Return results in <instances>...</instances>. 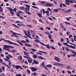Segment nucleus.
<instances>
[{
	"instance_id": "f257e3e1",
	"label": "nucleus",
	"mask_w": 76,
	"mask_h": 76,
	"mask_svg": "<svg viewBox=\"0 0 76 76\" xmlns=\"http://www.w3.org/2000/svg\"><path fill=\"white\" fill-rule=\"evenodd\" d=\"M26 6L27 8H25V11L24 12H25L26 14L31 15V13L29 12H27L28 10H30V5H28L26 4Z\"/></svg>"
},
{
	"instance_id": "f03ea898",
	"label": "nucleus",
	"mask_w": 76,
	"mask_h": 76,
	"mask_svg": "<svg viewBox=\"0 0 76 76\" xmlns=\"http://www.w3.org/2000/svg\"><path fill=\"white\" fill-rule=\"evenodd\" d=\"M4 41H5V42H8L10 44H12L13 45H17V46H19V45L18 44H17L15 43L12 42L9 40H6L4 39Z\"/></svg>"
},
{
	"instance_id": "7ed1b4c3",
	"label": "nucleus",
	"mask_w": 76,
	"mask_h": 76,
	"mask_svg": "<svg viewBox=\"0 0 76 76\" xmlns=\"http://www.w3.org/2000/svg\"><path fill=\"white\" fill-rule=\"evenodd\" d=\"M17 42L18 44H20V45H21V46H23V44H22V43H26V42L25 40H22L20 42V41L19 40H17ZM21 42H22V43Z\"/></svg>"
},
{
	"instance_id": "20e7f679",
	"label": "nucleus",
	"mask_w": 76,
	"mask_h": 76,
	"mask_svg": "<svg viewBox=\"0 0 76 76\" xmlns=\"http://www.w3.org/2000/svg\"><path fill=\"white\" fill-rule=\"evenodd\" d=\"M4 47H6L7 48H14V47H13V46H11L10 45L7 46V45H4Z\"/></svg>"
},
{
	"instance_id": "39448f33",
	"label": "nucleus",
	"mask_w": 76,
	"mask_h": 76,
	"mask_svg": "<svg viewBox=\"0 0 76 76\" xmlns=\"http://www.w3.org/2000/svg\"><path fill=\"white\" fill-rule=\"evenodd\" d=\"M8 9L10 10L11 14H12V15H14V12H12L13 11V9L10 7H8Z\"/></svg>"
},
{
	"instance_id": "423d86ee",
	"label": "nucleus",
	"mask_w": 76,
	"mask_h": 76,
	"mask_svg": "<svg viewBox=\"0 0 76 76\" xmlns=\"http://www.w3.org/2000/svg\"><path fill=\"white\" fill-rule=\"evenodd\" d=\"M30 69L31 70V71L32 72H35V71H37V70H38V69L37 68H34V67H30Z\"/></svg>"
},
{
	"instance_id": "0eeeda50",
	"label": "nucleus",
	"mask_w": 76,
	"mask_h": 76,
	"mask_svg": "<svg viewBox=\"0 0 76 76\" xmlns=\"http://www.w3.org/2000/svg\"><path fill=\"white\" fill-rule=\"evenodd\" d=\"M35 64H39V62L37 61L35 59L33 60V62L32 63V65Z\"/></svg>"
},
{
	"instance_id": "6e6552de",
	"label": "nucleus",
	"mask_w": 76,
	"mask_h": 76,
	"mask_svg": "<svg viewBox=\"0 0 76 76\" xmlns=\"http://www.w3.org/2000/svg\"><path fill=\"white\" fill-rule=\"evenodd\" d=\"M23 52L24 53V55H26V56L27 57H29V53H28L26 52H25V51H24Z\"/></svg>"
},
{
	"instance_id": "1a4fd4ad",
	"label": "nucleus",
	"mask_w": 76,
	"mask_h": 76,
	"mask_svg": "<svg viewBox=\"0 0 76 76\" xmlns=\"http://www.w3.org/2000/svg\"><path fill=\"white\" fill-rule=\"evenodd\" d=\"M27 34V35L28 36V38H29L31 39H32V38L31 37V34H30V31H28Z\"/></svg>"
},
{
	"instance_id": "9d476101",
	"label": "nucleus",
	"mask_w": 76,
	"mask_h": 76,
	"mask_svg": "<svg viewBox=\"0 0 76 76\" xmlns=\"http://www.w3.org/2000/svg\"><path fill=\"white\" fill-rule=\"evenodd\" d=\"M55 59L56 61L58 62H60V59L58 57H56L55 58Z\"/></svg>"
},
{
	"instance_id": "9b49d317",
	"label": "nucleus",
	"mask_w": 76,
	"mask_h": 76,
	"mask_svg": "<svg viewBox=\"0 0 76 76\" xmlns=\"http://www.w3.org/2000/svg\"><path fill=\"white\" fill-rule=\"evenodd\" d=\"M34 42H38L39 43H40V44H41V45H42V44H44V43H42L40 41H39L37 39H36V40H35Z\"/></svg>"
},
{
	"instance_id": "f8f14e48",
	"label": "nucleus",
	"mask_w": 76,
	"mask_h": 76,
	"mask_svg": "<svg viewBox=\"0 0 76 76\" xmlns=\"http://www.w3.org/2000/svg\"><path fill=\"white\" fill-rule=\"evenodd\" d=\"M46 5L47 6H54L53 4L51 3H47Z\"/></svg>"
},
{
	"instance_id": "ddd939ff",
	"label": "nucleus",
	"mask_w": 76,
	"mask_h": 76,
	"mask_svg": "<svg viewBox=\"0 0 76 76\" xmlns=\"http://www.w3.org/2000/svg\"><path fill=\"white\" fill-rule=\"evenodd\" d=\"M25 45L26 47H32V46L29 44L26 43L25 44Z\"/></svg>"
},
{
	"instance_id": "4468645a",
	"label": "nucleus",
	"mask_w": 76,
	"mask_h": 76,
	"mask_svg": "<svg viewBox=\"0 0 76 76\" xmlns=\"http://www.w3.org/2000/svg\"><path fill=\"white\" fill-rule=\"evenodd\" d=\"M42 45H43V46H46V47H47V48H51V47H50V46H49V45L48 44V45H46L43 44H42Z\"/></svg>"
},
{
	"instance_id": "2eb2a0df",
	"label": "nucleus",
	"mask_w": 76,
	"mask_h": 76,
	"mask_svg": "<svg viewBox=\"0 0 76 76\" xmlns=\"http://www.w3.org/2000/svg\"><path fill=\"white\" fill-rule=\"evenodd\" d=\"M28 59H28V62L29 63H32V59H31V58H28Z\"/></svg>"
},
{
	"instance_id": "dca6fc26",
	"label": "nucleus",
	"mask_w": 76,
	"mask_h": 76,
	"mask_svg": "<svg viewBox=\"0 0 76 76\" xmlns=\"http://www.w3.org/2000/svg\"><path fill=\"white\" fill-rule=\"evenodd\" d=\"M18 60H22V56H19L18 57Z\"/></svg>"
},
{
	"instance_id": "f3484780",
	"label": "nucleus",
	"mask_w": 76,
	"mask_h": 76,
	"mask_svg": "<svg viewBox=\"0 0 76 76\" xmlns=\"http://www.w3.org/2000/svg\"><path fill=\"white\" fill-rule=\"evenodd\" d=\"M39 53H43V54H47V53L45 52H43V51H42L41 50H39Z\"/></svg>"
},
{
	"instance_id": "a211bd4d",
	"label": "nucleus",
	"mask_w": 76,
	"mask_h": 76,
	"mask_svg": "<svg viewBox=\"0 0 76 76\" xmlns=\"http://www.w3.org/2000/svg\"><path fill=\"white\" fill-rule=\"evenodd\" d=\"M46 67L48 68H51V67H52V65L50 64H48L46 66Z\"/></svg>"
},
{
	"instance_id": "6ab92c4d",
	"label": "nucleus",
	"mask_w": 76,
	"mask_h": 76,
	"mask_svg": "<svg viewBox=\"0 0 76 76\" xmlns=\"http://www.w3.org/2000/svg\"><path fill=\"white\" fill-rule=\"evenodd\" d=\"M48 37H49V38L50 39H53L52 38V35H51V34H50L48 36Z\"/></svg>"
},
{
	"instance_id": "aec40b11",
	"label": "nucleus",
	"mask_w": 76,
	"mask_h": 76,
	"mask_svg": "<svg viewBox=\"0 0 76 76\" xmlns=\"http://www.w3.org/2000/svg\"><path fill=\"white\" fill-rule=\"evenodd\" d=\"M6 48H7L4 47L3 48V49H4V50H8V51H10V49H9V48H7V49H6Z\"/></svg>"
},
{
	"instance_id": "412c9836",
	"label": "nucleus",
	"mask_w": 76,
	"mask_h": 76,
	"mask_svg": "<svg viewBox=\"0 0 76 76\" xmlns=\"http://www.w3.org/2000/svg\"><path fill=\"white\" fill-rule=\"evenodd\" d=\"M19 67L20 66L18 65H16L15 66V67L16 69H19Z\"/></svg>"
},
{
	"instance_id": "4be33fe9",
	"label": "nucleus",
	"mask_w": 76,
	"mask_h": 76,
	"mask_svg": "<svg viewBox=\"0 0 76 76\" xmlns=\"http://www.w3.org/2000/svg\"><path fill=\"white\" fill-rule=\"evenodd\" d=\"M32 57L34 58H37V55H34Z\"/></svg>"
},
{
	"instance_id": "5701e85b",
	"label": "nucleus",
	"mask_w": 76,
	"mask_h": 76,
	"mask_svg": "<svg viewBox=\"0 0 76 76\" xmlns=\"http://www.w3.org/2000/svg\"><path fill=\"white\" fill-rule=\"evenodd\" d=\"M3 12V9L1 6H0V12Z\"/></svg>"
},
{
	"instance_id": "b1692460",
	"label": "nucleus",
	"mask_w": 76,
	"mask_h": 76,
	"mask_svg": "<svg viewBox=\"0 0 76 76\" xmlns=\"http://www.w3.org/2000/svg\"><path fill=\"white\" fill-rule=\"evenodd\" d=\"M23 32H24V34L26 35V37H28V34H27V32L26 31L23 30Z\"/></svg>"
},
{
	"instance_id": "393cba45",
	"label": "nucleus",
	"mask_w": 76,
	"mask_h": 76,
	"mask_svg": "<svg viewBox=\"0 0 76 76\" xmlns=\"http://www.w3.org/2000/svg\"><path fill=\"white\" fill-rule=\"evenodd\" d=\"M38 58H39L40 59H43V60H45V59L44 58H42V57L41 56H38Z\"/></svg>"
},
{
	"instance_id": "a878e982",
	"label": "nucleus",
	"mask_w": 76,
	"mask_h": 76,
	"mask_svg": "<svg viewBox=\"0 0 76 76\" xmlns=\"http://www.w3.org/2000/svg\"><path fill=\"white\" fill-rule=\"evenodd\" d=\"M56 64L57 65H58V66H64V65L61 64L57 63Z\"/></svg>"
},
{
	"instance_id": "bb28decb",
	"label": "nucleus",
	"mask_w": 76,
	"mask_h": 76,
	"mask_svg": "<svg viewBox=\"0 0 76 76\" xmlns=\"http://www.w3.org/2000/svg\"><path fill=\"white\" fill-rule=\"evenodd\" d=\"M53 11L54 12H58V9H55L53 10Z\"/></svg>"
},
{
	"instance_id": "cd10ccee",
	"label": "nucleus",
	"mask_w": 76,
	"mask_h": 76,
	"mask_svg": "<svg viewBox=\"0 0 76 76\" xmlns=\"http://www.w3.org/2000/svg\"><path fill=\"white\" fill-rule=\"evenodd\" d=\"M37 15L38 16H39V17H40V18H42V15H41L40 14L37 13Z\"/></svg>"
},
{
	"instance_id": "c85d7f7f",
	"label": "nucleus",
	"mask_w": 76,
	"mask_h": 76,
	"mask_svg": "<svg viewBox=\"0 0 76 76\" xmlns=\"http://www.w3.org/2000/svg\"><path fill=\"white\" fill-rule=\"evenodd\" d=\"M66 50V51H72V50H69V49L67 47H66V48H65Z\"/></svg>"
},
{
	"instance_id": "c756f323",
	"label": "nucleus",
	"mask_w": 76,
	"mask_h": 76,
	"mask_svg": "<svg viewBox=\"0 0 76 76\" xmlns=\"http://www.w3.org/2000/svg\"><path fill=\"white\" fill-rule=\"evenodd\" d=\"M60 26H61V27L62 28H64V26H63V24H62V23H61L60 24Z\"/></svg>"
},
{
	"instance_id": "7c9ffc66",
	"label": "nucleus",
	"mask_w": 76,
	"mask_h": 76,
	"mask_svg": "<svg viewBox=\"0 0 76 76\" xmlns=\"http://www.w3.org/2000/svg\"><path fill=\"white\" fill-rule=\"evenodd\" d=\"M31 50L32 51H34V52H35V51H37V50H36V49H35L34 48H31Z\"/></svg>"
},
{
	"instance_id": "2f4dec72",
	"label": "nucleus",
	"mask_w": 76,
	"mask_h": 76,
	"mask_svg": "<svg viewBox=\"0 0 76 76\" xmlns=\"http://www.w3.org/2000/svg\"><path fill=\"white\" fill-rule=\"evenodd\" d=\"M20 9L21 10H25V8L23 7H20Z\"/></svg>"
},
{
	"instance_id": "473e14b6",
	"label": "nucleus",
	"mask_w": 76,
	"mask_h": 76,
	"mask_svg": "<svg viewBox=\"0 0 76 76\" xmlns=\"http://www.w3.org/2000/svg\"><path fill=\"white\" fill-rule=\"evenodd\" d=\"M10 51V52H12V53H15V52L16 51V50H10V51Z\"/></svg>"
},
{
	"instance_id": "72a5a7b5",
	"label": "nucleus",
	"mask_w": 76,
	"mask_h": 76,
	"mask_svg": "<svg viewBox=\"0 0 76 76\" xmlns=\"http://www.w3.org/2000/svg\"><path fill=\"white\" fill-rule=\"evenodd\" d=\"M32 75H34V76H37V74H36V72H34L33 73H31Z\"/></svg>"
},
{
	"instance_id": "f704fd0d",
	"label": "nucleus",
	"mask_w": 76,
	"mask_h": 76,
	"mask_svg": "<svg viewBox=\"0 0 76 76\" xmlns=\"http://www.w3.org/2000/svg\"><path fill=\"white\" fill-rule=\"evenodd\" d=\"M16 23H23L21 22H20V21H16L15 22Z\"/></svg>"
},
{
	"instance_id": "c9c22d12",
	"label": "nucleus",
	"mask_w": 76,
	"mask_h": 76,
	"mask_svg": "<svg viewBox=\"0 0 76 76\" xmlns=\"http://www.w3.org/2000/svg\"><path fill=\"white\" fill-rule=\"evenodd\" d=\"M44 64H45V63H44V62H42V66L44 67Z\"/></svg>"
},
{
	"instance_id": "e433bc0d",
	"label": "nucleus",
	"mask_w": 76,
	"mask_h": 76,
	"mask_svg": "<svg viewBox=\"0 0 76 76\" xmlns=\"http://www.w3.org/2000/svg\"><path fill=\"white\" fill-rule=\"evenodd\" d=\"M36 53H37V54H39V55H41V56H42V54L41 53L37 52H36Z\"/></svg>"
},
{
	"instance_id": "4c0bfd02",
	"label": "nucleus",
	"mask_w": 76,
	"mask_h": 76,
	"mask_svg": "<svg viewBox=\"0 0 76 76\" xmlns=\"http://www.w3.org/2000/svg\"><path fill=\"white\" fill-rule=\"evenodd\" d=\"M70 56H72V57H75V54H70Z\"/></svg>"
},
{
	"instance_id": "58836bf2",
	"label": "nucleus",
	"mask_w": 76,
	"mask_h": 76,
	"mask_svg": "<svg viewBox=\"0 0 76 76\" xmlns=\"http://www.w3.org/2000/svg\"><path fill=\"white\" fill-rule=\"evenodd\" d=\"M69 3H73V0H72V1H69V2H68Z\"/></svg>"
},
{
	"instance_id": "ea45409f",
	"label": "nucleus",
	"mask_w": 76,
	"mask_h": 76,
	"mask_svg": "<svg viewBox=\"0 0 76 76\" xmlns=\"http://www.w3.org/2000/svg\"><path fill=\"white\" fill-rule=\"evenodd\" d=\"M61 42H63V41H64V39H63V38H61Z\"/></svg>"
},
{
	"instance_id": "a19ab883",
	"label": "nucleus",
	"mask_w": 76,
	"mask_h": 76,
	"mask_svg": "<svg viewBox=\"0 0 76 76\" xmlns=\"http://www.w3.org/2000/svg\"><path fill=\"white\" fill-rule=\"evenodd\" d=\"M27 73H28V74H30V71H29V69H27Z\"/></svg>"
},
{
	"instance_id": "79ce46f5",
	"label": "nucleus",
	"mask_w": 76,
	"mask_h": 76,
	"mask_svg": "<svg viewBox=\"0 0 76 76\" xmlns=\"http://www.w3.org/2000/svg\"><path fill=\"white\" fill-rule=\"evenodd\" d=\"M6 57H7V60H9V59H10V57H9V56H7Z\"/></svg>"
},
{
	"instance_id": "37998d69",
	"label": "nucleus",
	"mask_w": 76,
	"mask_h": 76,
	"mask_svg": "<svg viewBox=\"0 0 76 76\" xmlns=\"http://www.w3.org/2000/svg\"><path fill=\"white\" fill-rule=\"evenodd\" d=\"M66 39L67 40L66 43H69V39L68 38H66Z\"/></svg>"
},
{
	"instance_id": "c03bdc74",
	"label": "nucleus",
	"mask_w": 76,
	"mask_h": 76,
	"mask_svg": "<svg viewBox=\"0 0 76 76\" xmlns=\"http://www.w3.org/2000/svg\"><path fill=\"white\" fill-rule=\"evenodd\" d=\"M8 56H9L10 57H11V58H13V56H11L10 54H9L8 55Z\"/></svg>"
},
{
	"instance_id": "a18cd8bd",
	"label": "nucleus",
	"mask_w": 76,
	"mask_h": 76,
	"mask_svg": "<svg viewBox=\"0 0 76 76\" xmlns=\"http://www.w3.org/2000/svg\"><path fill=\"white\" fill-rule=\"evenodd\" d=\"M23 57L25 58H27L28 59V58H30V57H27L26 56H24Z\"/></svg>"
},
{
	"instance_id": "49530a36",
	"label": "nucleus",
	"mask_w": 76,
	"mask_h": 76,
	"mask_svg": "<svg viewBox=\"0 0 76 76\" xmlns=\"http://www.w3.org/2000/svg\"><path fill=\"white\" fill-rule=\"evenodd\" d=\"M66 69H69V70H70V66H68L66 68Z\"/></svg>"
},
{
	"instance_id": "de8ad7c7",
	"label": "nucleus",
	"mask_w": 76,
	"mask_h": 76,
	"mask_svg": "<svg viewBox=\"0 0 76 76\" xmlns=\"http://www.w3.org/2000/svg\"><path fill=\"white\" fill-rule=\"evenodd\" d=\"M26 26H28V27H29V28H32V26L31 25L28 26V25H26Z\"/></svg>"
},
{
	"instance_id": "09e8293b",
	"label": "nucleus",
	"mask_w": 76,
	"mask_h": 76,
	"mask_svg": "<svg viewBox=\"0 0 76 76\" xmlns=\"http://www.w3.org/2000/svg\"><path fill=\"white\" fill-rule=\"evenodd\" d=\"M45 29H48L49 31H50V27H46Z\"/></svg>"
},
{
	"instance_id": "8fccbe9b",
	"label": "nucleus",
	"mask_w": 76,
	"mask_h": 76,
	"mask_svg": "<svg viewBox=\"0 0 76 76\" xmlns=\"http://www.w3.org/2000/svg\"><path fill=\"white\" fill-rule=\"evenodd\" d=\"M45 33L46 34H47V35H49L50 34L48 32H45Z\"/></svg>"
},
{
	"instance_id": "3c124183",
	"label": "nucleus",
	"mask_w": 76,
	"mask_h": 76,
	"mask_svg": "<svg viewBox=\"0 0 76 76\" xmlns=\"http://www.w3.org/2000/svg\"><path fill=\"white\" fill-rule=\"evenodd\" d=\"M16 14L20 15V11H18L17 12H16Z\"/></svg>"
},
{
	"instance_id": "603ef678",
	"label": "nucleus",
	"mask_w": 76,
	"mask_h": 76,
	"mask_svg": "<svg viewBox=\"0 0 76 76\" xmlns=\"http://www.w3.org/2000/svg\"><path fill=\"white\" fill-rule=\"evenodd\" d=\"M48 18L49 20H51V21H53V19H52V18L50 17H48Z\"/></svg>"
},
{
	"instance_id": "864d4df0",
	"label": "nucleus",
	"mask_w": 76,
	"mask_h": 76,
	"mask_svg": "<svg viewBox=\"0 0 76 76\" xmlns=\"http://www.w3.org/2000/svg\"><path fill=\"white\" fill-rule=\"evenodd\" d=\"M66 34L67 35H69L70 34V32H66Z\"/></svg>"
},
{
	"instance_id": "5fc2aeb1",
	"label": "nucleus",
	"mask_w": 76,
	"mask_h": 76,
	"mask_svg": "<svg viewBox=\"0 0 76 76\" xmlns=\"http://www.w3.org/2000/svg\"><path fill=\"white\" fill-rule=\"evenodd\" d=\"M2 69L3 71H4V66H3L2 67Z\"/></svg>"
},
{
	"instance_id": "6e6d98bb",
	"label": "nucleus",
	"mask_w": 76,
	"mask_h": 76,
	"mask_svg": "<svg viewBox=\"0 0 76 76\" xmlns=\"http://www.w3.org/2000/svg\"><path fill=\"white\" fill-rule=\"evenodd\" d=\"M1 39H0V41H2V40H3V41H4V39L3 38H1Z\"/></svg>"
},
{
	"instance_id": "4d7b16f0",
	"label": "nucleus",
	"mask_w": 76,
	"mask_h": 76,
	"mask_svg": "<svg viewBox=\"0 0 76 76\" xmlns=\"http://www.w3.org/2000/svg\"><path fill=\"white\" fill-rule=\"evenodd\" d=\"M71 48H73V49H75L76 47L75 46H71Z\"/></svg>"
},
{
	"instance_id": "13d9d810",
	"label": "nucleus",
	"mask_w": 76,
	"mask_h": 76,
	"mask_svg": "<svg viewBox=\"0 0 76 76\" xmlns=\"http://www.w3.org/2000/svg\"><path fill=\"white\" fill-rule=\"evenodd\" d=\"M70 18H72V17H70L69 18H66V20H69V19H70Z\"/></svg>"
},
{
	"instance_id": "bf43d9fd",
	"label": "nucleus",
	"mask_w": 76,
	"mask_h": 76,
	"mask_svg": "<svg viewBox=\"0 0 76 76\" xmlns=\"http://www.w3.org/2000/svg\"><path fill=\"white\" fill-rule=\"evenodd\" d=\"M67 72L69 73V74H72V72H71L69 71H67Z\"/></svg>"
},
{
	"instance_id": "052dcab7",
	"label": "nucleus",
	"mask_w": 76,
	"mask_h": 76,
	"mask_svg": "<svg viewBox=\"0 0 76 76\" xmlns=\"http://www.w3.org/2000/svg\"><path fill=\"white\" fill-rule=\"evenodd\" d=\"M63 44H64V45H65V46H66L68 44H67V43H63Z\"/></svg>"
},
{
	"instance_id": "680f3d73",
	"label": "nucleus",
	"mask_w": 76,
	"mask_h": 76,
	"mask_svg": "<svg viewBox=\"0 0 76 76\" xmlns=\"http://www.w3.org/2000/svg\"><path fill=\"white\" fill-rule=\"evenodd\" d=\"M51 48H52V49H53V50H56V48L54 47L53 46H51Z\"/></svg>"
},
{
	"instance_id": "e2e57ef3",
	"label": "nucleus",
	"mask_w": 76,
	"mask_h": 76,
	"mask_svg": "<svg viewBox=\"0 0 76 76\" xmlns=\"http://www.w3.org/2000/svg\"><path fill=\"white\" fill-rule=\"evenodd\" d=\"M65 4H66V5H67L68 6H69V4H70L69 3H67V2L65 3Z\"/></svg>"
},
{
	"instance_id": "0e129e2a",
	"label": "nucleus",
	"mask_w": 76,
	"mask_h": 76,
	"mask_svg": "<svg viewBox=\"0 0 76 76\" xmlns=\"http://www.w3.org/2000/svg\"><path fill=\"white\" fill-rule=\"evenodd\" d=\"M32 7H33V8H34V9H38V8H37L34 6H32Z\"/></svg>"
},
{
	"instance_id": "69168bd1",
	"label": "nucleus",
	"mask_w": 76,
	"mask_h": 76,
	"mask_svg": "<svg viewBox=\"0 0 76 76\" xmlns=\"http://www.w3.org/2000/svg\"><path fill=\"white\" fill-rule=\"evenodd\" d=\"M13 10L14 11V12H16V8H15L13 9Z\"/></svg>"
},
{
	"instance_id": "338daca9",
	"label": "nucleus",
	"mask_w": 76,
	"mask_h": 76,
	"mask_svg": "<svg viewBox=\"0 0 76 76\" xmlns=\"http://www.w3.org/2000/svg\"><path fill=\"white\" fill-rule=\"evenodd\" d=\"M0 56H1L2 57H4V55H3V54H1L0 55Z\"/></svg>"
},
{
	"instance_id": "774afa93",
	"label": "nucleus",
	"mask_w": 76,
	"mask_h": 76,
	"mask_svg": "<svg viewBox=\"0 0 76 76\" xmlns=\"http://www.w3.org/2000/svg\"><path fill=\"white\" fill-rule=\"evenodd\" d=\"M41 75L42 76H46L47 75H45V74H42Z\"/></svg>"
}]
</instances>
